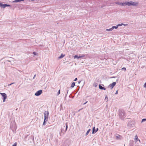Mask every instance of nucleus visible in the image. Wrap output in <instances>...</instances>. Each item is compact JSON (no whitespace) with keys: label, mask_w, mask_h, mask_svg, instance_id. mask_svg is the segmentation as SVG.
Listing matches in <instances>:
<instances>
[{"label":"nucleus","mask_w":146,"mask_h":146,"mask_svg":"<svg viewBox=\"0 0 146 146\" xmlns=\"http://www.w3.org/2000/svg\"><path fill=\"white\" fill-rule=\"evenodd\" d=\"M75 83L74 82H73L72 83L71 87L72 88H73L75 85Z\"/></svg>","instance_id":"nucleus-13"},{"label":"nucleus","mask_w":146,"mask_h":146,"mask_svg":"<svg viewBox=\"0 0 146 146\" xmlns=\"http://www.w3.org/2000/svg\"><path fill=\"white\" fill-rule=\"evenodd\" d=\"M146 121V119H142V122H144Z\"/></svg>","instance_id":"nucleus-18"},{"label":"nucleus","mask_w":146,"mask_h":146,"mask_svg":"<svg viewBox=\"0 0 146 146\" xmlns=\"http://www.w3.org/2000/svg\"><path fill=\"white\" fill-rule=\"evenodd\" d=\"M94 86L96 87L97 86V84L96 83H95L94 84Z\"/></svg>","instance_id":"nucleus-20"},{"label":"nucleus","mask_w":146,"mask_h":146,"mask_svg":"<svg viewBox=\"0 0 146 146\" xmlns=\"http://www.w3.org/2000/svg\"><path fill=\"white\" fill-rule=\"evenodd\" d=\"M49 112L48 111H45L44 112V119L45 120H46V121H47L48 120V116L49 115Z\"/></svg>","instance_id":"nucleus-2"},{"label":"nucleus","mask_w":146,"mask_h":146,"mask_svg":"<svg viewBox=\"0 0 146 146\" xmlns=\"http://www.w3.org/2000/svg\"><path fill=\"white\" fill-rule=\"evenodd\" d=\"M23 0H15L13 1V3H17L21 1H23Z\"/></svg>","instance_id":"nucleus-12"},{"label":"nucleus","mask_w":146,"mask_h":146,"mask_svg":"<svg viewBox=\"0 0 146 146\" xmlns=\"http://www.w3.org/2000/svg\"><path fill=\"white\" fill-rule=\"evenodd\" d=\"M124 3H121V5H123V6H124V5H125V4H124Z\"/></svg>","instance_id":"nucleus-22"},{"label":"nucleus","mask_w":146,"mask_h":146,"mask_svg":"<svg viewBox=\"0 0 146 146\" xmlns=\"http://www.w3.org/2000/svg\"><path fill=\"white\" fill-rule=\"evenodd\" d=\"M126 5L128 6L133 5V6H137L138 3L137 2H133L132 1L130 2H126L125 3Z\"/></svg>","instance_id":"nucleus-1"},{"label":"nucleus","mask_w":146,"mask_h":146,"mask_svg":"<svg viewBox=\"0 0 146 146\" xmlns=\"http://www.w3.org/2000/svg\"><path fill=\"white\" fill-rule=\"evenodd\" d=\"M112 27L113 28V29H114V28H115L116 29L117 28V27H115V26H113Z\"/></svg>","instance_id":"nucleus-23"},{"label":"nucleus","mask_w":146,"mask_h":146,"mask_svg":"<svg viewBox=\"0 0 146 146\" xmlns=\"http://www.w3.org/2000/svg\"><path fill=\"white\" fill-rule=\"evenodd\" d=\"M77 80V78H76L74 80V81H76Z\"/></svg>","instance_id":"nucleus-28"},{"label":"nucleus","mask_w":146,"mask_h":146,"mask_svg":"<svg viewBox=\"0 0 146 146\" xmlns=\"http://www.w3.org/2000/svg\"><path fill=\"white\" fill-rule=\"evenodd\" d=\"M65 56V54H62L61 55L58 57V58L60 59L64 57Z\"/></svg>","instance_id":"nucleus-11"},{"label":"nucleus","mask_w":146,"mask_h":146,"mask_svg":"<svg viewBox=\"0 0 146 146\" xmlns=\"http://www.w3.org/2000/svg\"><path fill=\"white\" fill-rule=\"evenodd\" d=\"M85 102L84 104H85L87 102Z\"/></svg>","instance_id":"nucleus-30"},{"label":"nucleus","mask_w":146,"mask_h":146,"mask_svg":"<svg viewBox=\"0 0 146 146\" xmlns=\"http://www.w3.org/2000/svg\"><path fill=\"white\" fill-rule=\"evenodd\" d=\"M34 0H32V1H34Z\"/></svg>","instance_id":"nucleus-31"},{"label":"nucleus","mask_w":146,"mask_h":146,"mask_svg":"<svg viewBox=\"0 0 146 146\" xmlns=\"http://www.w3.org/2000/svg\"><path fill=\"white\" fill-rule=\"evenodd\" d=\"M46 120H45V119H44V122L43 123V125H46V123L45 122L46 121Z\"/></svg>","instance_id":"nucleus-16"},{"label":"nucleus","mask_w":146,"mask_h":146,"mask_svg":"<svg viewBox=\"0 0 146 146\" xmlns=\"http://www.w3.org/2000/svg\"><path fill=\"white\" fill-rule=\"evenodd\" d=\"M60 90H59L58 92V95H59V94H60Z\"/></svg>","instance_id":"nucleus-24"},{"label":"nucleus","mask_w":146,"mask_h":146,"mask_svg":"<svg viewBox=\"0 0 146 146\" xmlns=\"http://www.w3.org/2000/svg\"><path fill=\"white\" fill-rule=\"evenodd\" d=\"M91 131V129H88V131H87L86 133V136L88 135L89 133L90 132V131Z\"/></svg>","instance_id":"nucleus-14"},{"label":"nucleus","mask_w":146,"mask_h":146,"mask_svg":"<svg viewBox=\"0 0 146 146\" xmlns=\"http://www.w3.org/2000/svg\"><path fill=\"white\" fill-rule=\"evenodd\" d=\"M117 93H118V90H117V91H116V92H115V94H117Z\"/></svg>","instance_id":"nucleus-27"},{"label":"nucleus","mask_w":146,"mask_h":146,"mask_svg":"<svg viewBox=\"0 0 146 146\" xmlns=\"http://www.w3.org/2000/svg\"><path fill=\"white\" fill-rule=\"evenodd\" d=\"M113 29V28L112 27V28L110 29H107L106 31H111Z\"/></svg>","instance_id":"nucleus-15"},{"label":"nucleus","mask_w":146,"mask_h":146,"mask_svg":"<svg viewBox=\"0 0 146 146\" xmlns=\"http://www.w3.org/2000/svg\"><path fill=\"white\" fill-rule=\"evenodd\" d=\"M99 88L101 90H106V88H105L102 87L100 85H99Z\"/></svg>","instance_id":"nucleus-10"},{"label":"nucleus","mask_w":146,"mask_h":146,"mask_svg":"<svg viewBox=\"0 0 146 146\" xmlns=\"http://www.w3.org/2000/svg\"><path fill=\"white\" fill-rule=\"evenodd\" d=\"M33 54L35 55H36V53L35 52H33Z\"/></svg>","instance_id":"nucleus-29"},{"label":"nucleus","mask_w":146,"mask_h":146,"mask_svg":"<svg viewBox=\"0 0 146 146\" xmlns=\"http://www.w3.org/2000/svg\"><path fill=\"white\" fill-rule=\"evenodd\" d=\"M98 130V129L97 128L96 129V130L95 131V127H94L93 128L92 130V134H94L95 133H96Z\"/></svg>","instance_id":"nucleus-9"},{"label":"nucleus","mask_w":146,"mask_h":146,"mask_svg":"<svg viewBox=\"0 0 146 146\" xmlns=\"http://www.w3.org/2000/svg\"><path fill=\"white\" fill-rule=\"evenodd\" d=\"M144 87L145 88H146V82L144 84Z\"/></svg>","instance_id":"nucleus-25"},{"label":"nucleus","mask_w":146,"mask_h":146,"mask_svg":"<svg viewBox=\"0 0 146 146\" xmlns=\"http://www.w3.org/2000/svg\"><path fill=\"white\" fill-rule=\"evenodd\" d=\"M42 93V90H39L35 94V95L36 96H38L41 94Z\"/></svg>","instance_id":"nucleus-5"},{"label":"nucleus","mask_w":146,"mask_h":146,"mask_svg":"<svg viewBox=\"0 0 146 146\" xmlns=\"http://www.w3.org/2000/svg\"><path fill=\"white\" fill-rule=\"evenodd\" d=\"M135 142H137L138 141H139V142H140V140L138 138V137L137 135H136L135 137Z\"/></svg>","instance_id":"nucleus-8"},{"label":"nucleus","mask_w":146,"mask_h":146,"mask_svg":"<svg viewBox=\"0 0 146 146\" xmlns=\"http://www.w3.org/2000/svg\"><path fill=\"white\" fill-rule=\"evenodd\" d=\"M0 94L3 97V101L4 102H5V99L7 98V95L5 93H0Z\"/></svg>","instance_id":"nucleus-4"},{"label":"nucleus","mask_w":146,"mask_h":146,"mask_svg":"<svg viewBox=\"0 0 146 146\" xmlns=\"http://www.w3.org/2000/svg\"><path fill=\"white\" fill-rule=\"evenodd\" d=\"M14 83H11V84H9L8 86H10V85H12V84H14Z\"/></svg>","instance_id":"nucleus-26"},{"label":"nucleus","mask_w":146,"mask_h":146,"mask_svg":"<svg viewBox=\"0 0 146 146\" xmlns=\"http://www.w3.org/2000/svg\"><path fill=\"white\" fill-rule=\"evenodd\" d=\"M122 70H124L125 71L126 70V69L125 68V67H123V68H122Z\"/></svg>","instance_id":"nucleus-21"},{"label":"nucleus","mask_w":146,"mask_h":146,"mask_svg":"<svg viewBox=\"0 0 146 146\" xmlns=\"http://www.w3.org/2000/svg\"><path fill=\"white\" fill-rule=\"evenodd\" d=\"M66 131L67 130L68 128V124L67 123H66Z\"/></svg>","instance_id":"nucleus-17"},{"label":"nucleus","mask_w":146,"mask_h":146,"mask_svg":"<svg viewBox=\"0 0 146 146\" xmlns=\"http://www.w3.org/2000/svg\"><path fill=\"white\" fill-rule=\"evenodd\" d=\"M11 6L9 5L3 4L2 3H0V7H2L3 8H5L7 7H10Z\"/></svg>","instance_id":"nucleus-3"},{"label":"nucleus","mask_w":146,"mask_h":146,"mask_svg":"<svg viewBox=\"0 0 146 146\" xmlns=\"http://www.w3.org/2000/svg\"><path fill=\"white\" fill-rule=\"evenodd\" d=\"M116 84L115 82H113L112 84H110L109 86V87L111 88V89H112L113 87Z\"/></svg>","instance_id":"nucleus-6"},{"label":"nucleus","mask_w":146,"mask_h":146,"mask_svg":"<svg viewBox=\"0 0 146 146\" xmlns=\"http://www.w3.org/2000/svg\"><path fill=\"white\" fill-rule=\"evenodd\" d=\"M17 144V143L16 142L13 145V146H16Z\"/></svg>","instance_id":"nucleus-19"},{"label":"nucleus","mask_w":146,"mask_h":146,"mask_svg":"<svg viewBox=\"0 0 146 146\" xmlns=\"http://www.w3.org/2000/svg\"><path fill=\"white\" fill-rule=\"evenodd\" d=\"M84 56L85 55H83L81 56H78L77 55H75L74 56V58H81L84 57Z\"/></svg>","instance_id":"nucleus-7"}]
</instances>
